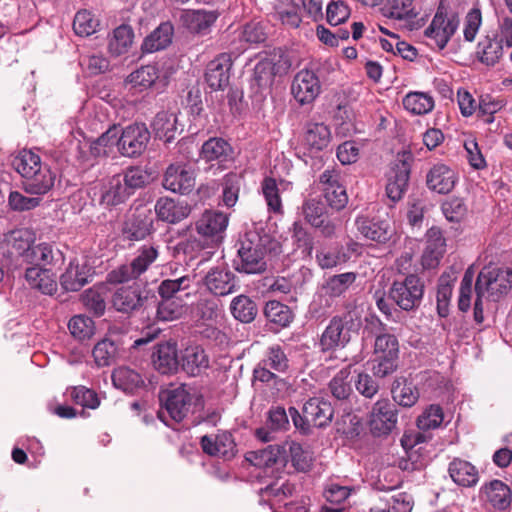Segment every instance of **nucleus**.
Returning <instances> with one entry per match:
<instances>
[{"label":"nucleus","instance_id":"1","mask_svg":"<svg viewBox=\"0 0 512 512\" xmlns=\"http://www.w3.org/2000/svg\"><path fill=\"white\" fill-rule=\"evenodd\" d=\"M361 326V315L356 309L331 318L323 331L319 345L322 351H335L347 346L353 333Z\"/></svg>","mask_w":512,"mask_h":512},{"label":"nucleus","instance_id":"2","mask_svg":"<svg viewBox=\"0 0 512 512\" xmlns=\"http://www.w3.org/2000/svg\"><path fill=\"white\" fill-rule=\"evenodd\" d=\"M266 243L267 239L255 231L245 233L239 241L236 269L246 274L263 272L266 269Z\"/></svg>","mask_w":512,"mask_h":512},{"label":"nucleus","instance_id":"3","mask_svg":"<svg viewBox=\"0 0 512 512\" xmlns=\"http://www.w3.org/2000/svg\"><path fill=\"white\" fill-rule=\"evenodd\" d=\"M512 285V269L484 267L476 280L475 291L479 297L491 298L496 301L507 294Z\"/></svg>","mask_w":512,"mask_h":512},{"label":"nucleus","instance_id":"4","mask_svg":"<svg viewBox=\"0 0 512 512\" xmlns=\"http://www.w3.org/2000/svg\"><path fill=\"white\" fill-rule=\"evenodd\" d=\"M158 255L157 247L153 245L141 246L130 263L121 265L108 274V281L124 283L138 279L156 261Z\"/></svg>","mask_w":512,"mask_h":512},{"label":"nucleus","instance_id":"5","mask_svg":"<svg viewBox=\"0 0 512 512\" xmlns=\"http://www.w3.org/2000/svg\"><path fill=\"white\" fill-rule=\"evenodd\" d=\"M460 24L459 16L454 12L438 10L424 31L428 44L442 50L455 34Z\"/></svg>","mask_w":512,"mask_h":512},{"label":"nucleus","instance_id":"6","mask_svg":"<svg viewBox=\"0 0 512 512\" xmlns=\"http://www.w3.org/2000/svg\"><path fill=\"white\" fill-rule=\"evenodd\" d=\"M424 286L419 277L408 275L403 281H395L389 297L403 310L410 311L421 303Z\"/></svg>","mask_w":512,"mask_h":512},{"label":"nucleus","instance_id":"7","mask_svg":"<svg viewBox=\"0 0 512 512\" xmlns=\"http://www.w3.org/2000/svg\"><path fill=\"white\" fill-rule=\"evenodd\" d=\"M397 421V410L388 399L374 403L369 417V426L374 435H388L396 427Z\"/></svg>","mask_w":512,"mask_h":512},{"label":"nucleus","instance_id":"8","mask_svg":"<svg viewBox=\"0 0 512 512\" xmlns=\"http://www.w3.org/2000/svg\"><path fill=\"white\" fill-rule=\"evenodd\" d=\"M150 132L144 124H131L122 129L119 152L126 157L140 155L147 147Z\"/></svg>","mask_w":512,"mask_h":512},{"label":"nucleus","instance_id":"9","mask_svg":"<svg viewBox=\"0 0 512 512\" xmlns=\"http://www.w3.org/2000/svg\"><path fill=\"white\" fill-rule=\"evenodd\" d=\"M163 186L174 193L185 194L195 186V171L186 163H174L167 167Z\"/></svg>","mask_w":512,"mask_h":512},{"label":"nucleus","instance_id":"10","mask_svg":"<svg viewBox=\"0 0 512 512\" xmlns=\"http://www.w3.org/2000/svg\"><path fill=\"white\" fill-rule=\"evenodd\" d=\"M203 284L214 296H227L239 289L236 275L226 267L211 268L203 278Z\"/></svg>","mask_w":512,"mask_h":512},{"label":"nucleus","instance_id":"11","mask_svg":"<svg viewBox=\"0 0 512 512\" xmlns=\"http://www.w3.org/2000/svg\"><path fill=\"white\" fill-rule=\"evenodd\" d=\"M161 401H164V409L159 412V417L163 418L167 412L172 420L180 422L189 412L192 397L185 386H179L163 393Z\"/></svg>","mask_w":512,"mask_h":512},{"label":"nucleus","instance_id":"12","mask_svg":"<svg viewBox=\"0 0 512 512\" xmlns=\"http://www.w3.org/2000/svg\"><path fill=\"white\" fill-rule=\"evenodd\" d=\"M321 85L317 75L310 70L299 71L292 82L291 92L301 105L313 102L320 94Z\"/></svg>","mask_w":512,"mask_h":512},{"label":"nucleus","instance_id":"13","mask_svg":"<svg viewBox=\"0 0 512 512\" xmlns=\"http://www.w3.org/2000/svg\"><path fill=\"white\" fill-rule=\"evenodd\" d=\"M229 223L226 213L218 210H205L195 222V229L199 235L206 238H222Z\"/></svg>","mask_w":512,"mask_h":512},{"label":"nucleus","instance_id":"14","mask_svg":"<svg viewBox=\"0 0 512 512\" xmlns=\"http://www.w3.org/2000/svg\"><path fill=\"white\" fill-rule=\"evenodd\" d=\"M356 226L359 233L366 239L378 243L387 242L392 234L393 229L390 221L380 218H367L360 216L356 218Z\"/></svg>","mask_w":512,"mask_h":512},{"label":"nucleus","instance_id":"15","mask_svg":"<svg viewBox=\"0 0 512 512\" xmlns=\"http://www.w3.org/2000/svg\"><path fill=\"white\" fill-rule=\"evenodd\" d=\"M147 301L137 284L122 286L115 290L112 297L113 307L122 313H130L142 307Z\"/></svg>","mask_w":512,"mask_h":512},{"label":"nucleus","instance_id":"16","mask_svg":"<svg viewBox=\"0 0 512 512\" xmlns=\"http://www.w3.org/2000/svg\"><path fill=\"white\" fill-rule=\"evenodd\" d=\"M303 413L311 426L322 428L332 421L334 411L329 401L321 397H312L305 402Z\"/></svg>","mask_w":512,"mask_h":512},{"label":"nucleus","instance_id":"17","mask_svg":"<svg viewBox=\"0 0 512 512\" xmlns=\"http://www.w3.org/2000/svg\"><path fill=\"white\" fill-rule=\"evenodd\" d=\"M231 66V58L225 53L208 63L205 78L212 90H223L228 85Z\"/></svg>","mask_w":512,"mask_h":512},{"label":"nucleus","instance_id":"18","mask_svg":"<svg viewBox=\"0 0 512 512\" xmlns=\"http://www.w3.org/2000/svg\"><path fill=\"white\" fill-rule=\"evenodd\" d=\"M155 212L159 220L175 224L187 218L191 209L186 202L162 197L155 204Z\"/></svg>","mask_w":512,"mask_h":512},{"label":"nucleus","instance_id":"19","mask_svg":"<svg viewBox=\"0 0 512 512\" xmlns=\"http://www.w3.org/2000/svg\"><path fill=\"white\" fill-rule=\"evenodd\" d=\"M480 498L498 510L507 509L512 501L509 486L500 480L484 484L480 489Z\"/></svg>","mask_w":512,"mask_h":512},{"label":"nucleus","instance_id":"20","mask_svg":"<svg viewBox=\"0 0 512 512\" xmlns=\"http://www.w3.org/2000/svg\"><path fill=\"white\" fill-rule=\"evenodd\" d=\"M200 156L206 162L215 161L223 169L226 162L233 160V149L226 140L213 137L203 143Z\"/></svg>","mask_w":512,"mask_h":512},{"label":"nucleus","instance_id":"21","mask_svg":"<svg viewBox=\"0 0 512 512\" xmlns=\"http://www.w3.org/2000/svg\"><path fill=\"white\" fill-rule=\"evenodd\" d=\"M427 244L422 255L425 268H435L446 251V242L439 228L432 227L426 233Z\"/></svg>","mask_w":512,"mask_h":512},{"label":"nucleus","instance_id":"22","mask_svg":"<svg viewBox=\"0 0 512 512\" xmlns=\"http://www.w3.org/2000/svg\"><path fill=\"white\" fill-rule=\"evenodd\" d=\"M91 276V268L85 262L73 259L60 276V284L66 291H78L89 282Z\"/></svg>","mask_w":512,"mask_h":512},{"label":"nucleus","instance_id":"23","mask_svg":"<svg viewBox=\"0 0 512 512\" xmlns=\"http://www.w3.org/2000/svg\"><path fill=\"white\" fill-rule=\"evenodd\" d=\"M201 447L208 455L231 458L234 456L235 443L229 432H222L217 435L203 436Z\"/></svg>","mask_w":512,"mask_h":512},{"label":"nucleus","instance_id":"24","mask_svg":"<svg viewBox=\"0 0 512 512\" xmlns=\"http://www.w3.org/2000/svg\"><path fill=\"white\" fill-rule=\"evenodd\" d=\"M456 181L455 171L444 164L434 165L427 174L429 189L439 194L449 193L454 188Z\"/></svg>","mask_w":512,"mask_h":512},{"label":"nucleus","instance_id":"25","mask_svg":"<svg viewBox=\"0 0 512 512\" xmlns=\"http://www.w3.org/2000/svg\"><path fill=\"white\" fill-rule=\"evenodd\" d=\"M131 194L127 190L121 174H117L103 182L100 187V203L115 206L123 203Z\"/></svg>","mask_w":512,"mask_h":512},{"label":"nucleus","instance_id":"26","mask_svg":"<svg viewBox=\"0 0 512 512\" xmlns=\"http://www.w3.org/2000/svg\"><path fill=\"white\" fill-rule=\"evenodd\" d=\"M153 220L145 209H136L126 220L124 234L131 240L144 239L152 230Z\"/></svg>","mask_w":512,"mask_h":512},{"label":"nucleus","instance_id":"27","mask_svg":"<svg viewBox=\"0 0 512 512\" xmlns=\"http://www.w3.org/2000/svg\"><path fill=\"white\" fill-rule=\"evenodd\" d=\"M153 364L157 371L162 374H170L177 370L179 365L177 346L174 342L158 344L153 353Z\"/></svg>","mask_w":512,"mask_h":512},{"label":"nucleus","instance_id":"28","mask_svg":"<svg viewBox=\"0 0 512 512\" xmlns=\"http://www.w3.org/2000/svg\"><path fill=\"white\" fill-rule=\"evenodd\" d=\"M35 240L36 235L29 228L15 229L6 237L11 254L20 257L23 263L26 261V254L31 252Z\"/></svg>","mask_w":512,"mask_h":512},{"label":"nucleus","instance_id":"29","mask_svg":"<svg viewBox=\"0 0 512 512\" xmlns=\"http://www.w3.org/2000/svg\"><path fill=\"white\" fill-rule=\"evenodd\" d=\"M25 279L29 286L46 295L57 291V281L54 273L48 269L32 266L26 269Z\"/></svg>","mask_w":512,"mask_h":512},{"label":"nucleus","instance_id":"30","mask_svg":"<svg viewBox=\"0 0 512 512\" xmlns=\"http://www.w3.org/2000/svg\"><path fill=\"white\" fill-rule=\"evenodd\" d=\"M448 472L453 482L462 487H473L479 481L477 468L463 459L456 458L450 462Z\"/></svg>","mask_w":512,"mask_h":512},{"label":"nucleus","instance_id":"31","mask_svg":"<svg viewBox=\"0 0 512 512\" xmlns=\"http://www.w3.org/2000/svg\"><path fill=\"white\" fill-rule=\"evenodd\" d=\"M504 53L503 39L497 35L484 37L477 45L478 60L486 66H494Z\"/></svg>","mask_w":512,"mask_h":512},{"label":"nucleus","instance_id":"32","mask_svg":"<svg viewBox=\"0 0 512 512\" xmlns=\"http://www.w3.org/2000/svg\"><path fill=\"white\" fill-rule=\"evenodd\" d=\"M218 16L217 11L189 10L182 15V21L190 32L206 34Z\"/></svg>","mask_w":512,"mask_h":512},{"label":"nucleus","instance_id":"33","mask_svg":"<svg viewBox=\"0 0 512 512\" xmlns=\"http://www.w3.org/2000/svg\"><path fill=\"white\" fill-rule=\"evenodd\" d=\"M182 369L191 376H197L209 367V359L200 346L187 347L181 357Z\"/></svg>","mask_w":512,"mask_h":512},{"label":"nucleus","instance_id":"34","mask_svg":"<svg viewBox=\"0 0 512 512\" xmlns=\"http://www.w3.org/2000/svg\"><path fill=\"white\" fill-rule=\"evenodd\" d=\"M174 28L170 22L161 23L153 32H151L142 43L144 53H154L165 49L172 42Z\"/></svg>","mask_w":512,"mask_h":512},{"label":"nucleus","instance_id":"35","mask_svg":"<svg viewBox=\"0 0 512 512\" xmlns=\"http://www.w3.org/2000/svg\"><path fill=\"white\" fill-rule=\"evenodd\" d=\"M408 181L409 170L404 163L392 168L386 185L387 197L393 202L399 201L407 189Z\"/></svg>","mask_w":512,"mask_h":512},{"label":"nucleus","instance_id":"36","mask_svg":"<svg viewBox=\"0 0 512 512\" xmlns=\"http://www.w3.org/2000/svg\"><path fill=\"white\" fill-rule=\"evenodd\" d=\"M55 178V174L47 165L41 167L35 174L27 177L23 183V187L25 192L31 195H44L54 186Z\"/></svg>","mask_w":512,"mask_h":512},{"label":"nucleus","instance_id":"37","mask_svg":"<svg viewBox=\"0 0 512 512\" xmlns=\"http://www.w3.org/2000/svg\"><path fill=\"white\" fill-rule=\"evenodd\" d=\"M331 132L324 123L310 122L306 125L304 144L310 151H321L328 147Z\"/></svg>","mask_w":512,"mask_h":512},{"label":"nucleus","instance_id":"38","mask_svg":"<svg viewBox=\"0 0 512 512\" xmlns=\"http://www.w3.org/2000/svg\"><path fill=\"white\" fill-rule=\"evenodd\" d=\"M246 459L257 467H272L285 463V449L280 445H269L263 450L248 453Z\"/></svg>","mask_w":512,"mask_h":512},{"label":"nucleus","instance_id":"39","mask_svg":"<svg viewBox=\"0 0 512 512\" xmlns=\"http://www.w3.org/2000/svg\"><path fill=\"white\" fill-rule=\"evenodd\" d=\"M380 12L390 19L408 20L417 16L414 0H382Z\"/></svg>","mask_w":512,"mask_h":512},{"label":"nucleus","instance_id":"40","mask_svg":"<svg viewBox=\"0 0 512 512\" xmlns=\"http://www.w3.org/2000/svg\"><path fill=\"white\" fill-rule=\"evenodd\" d=\"M151 126L157 138L169 143L175 139L178 130L177 117L172 112L161 111L156 114Z\"/></svg>","mask_w":512,"mask_h":512},{"label":"nucleus","instance_id":"41","mask_svg":"<svg viewBox=\"0 0 512 512\" xmlns=\"http://www.w3.org/2000/svg\"><path fill=\"white\" fill-rule=\"evenodd\" d=\"M402 104L405 110L413 115H426L435 106L434 99L429 93L419 91L407 93L403 97Z\"/></svg>","mask_w":512,"mask_h":512},{"label":"nucleus","instance_id":"42","mask_svg":"<svg viewBox=\"0 0 512 512\" xmlns=\"http://www.w3.org/2000/svg\"><path fill=\"white\" fill-rule=\"evenodd\" d=\"M114 386L124 392L132 393L144 384L142 376L129 367H118L112 373Z\"/></svg>","mask_w":512,"mask_h":512},{"label":"nucleus","instance_id":"43","mask_svg":"<svg viewBox=\"0 0 512 512\" xmlns=\"http://www.w3.org/2000/svg\"><path fill=\"white\" fill-rule=\"evenodd\" d=\"M157 305L156 318L168 322L181 318L187 310L185 303L179 297H161Z\"/></svg>","mask_w":512,"mask_h":512},{"label":"nucleus","instance_id":"44","mask_svg":"<svg viewBox=\"0 0 512 512\" xmlns=\"http://www.w3.org/2000/svg\"><path fill=\"white\" fill-rule=\"evenodd\" d=\"M393 400L403 407H412L419 398L418 389L404 378H397L391 389Z\"/></svg>","mask_w":512,"mask_h":512},{"label":"nucleus","instance_id":"45","mask_svg":"<svg viewBox=\"0 0 512 512\" xmlns=\"http://www.w3.org/2000/svg\"><path fill=\"white\" fill-rule=\"evenodd\" d=\"M61 256V252L55 249L53 245L43 242L37 245H33L32 250L29 254H26V264H33L34 266L39 265H51L58 257Z\"/></svg>","mask_w":512,"mask_h":512},{"label":"nucleus","instance_id":"46","mask_svg":"<svg viewBox=\"0 0 512 512\" xmlns=\"http://www.w3.org/2000/svg\"><path fill=\"white\" fill-rule=\"evenodd\" d=\"M15 170L24 178L35 174L41 167L47 166L41 162L38 154L30 151H21L13 160Z\"/></svg>","mask_w":512,"mask_h":512},{"label":"nucleus","instance_id":"47","mask_svg":"<svg viewBox=\"0 0 512 512\" xmlns=\"http://www.w3.org/2000/svg\"><path fill=\"white\" fill-rule=\"evenodd\" d=\"M230 311L235 319L242 323H250L257 315V306L250 297L238 295L232 299Z\"/></svg>","mask_w":512,"mask_h":512},{"label":"nucleus","instance_id":"48","mask_svg":"<svg viewBox=\"0 0 512 512\" xmlns=\"http://www.w3.org/2000/svg\"><path fill=\"white\" fill-rule=\"evenodd\" d=\"M379 332L376 333L374 342V354H380L383 356L393 355L394 357L399 356V343L397 338L389 333L383 332L385 330L384 324L377 319L376 320Z\"/></svg>","mask_w":512,"mask_h":512},{"label":"nucleus","instance_id":"49","mask_svg":"<svg viewBox=\"0 0 512 512\" xmlns=\"http://www.w3.org/2000/svg\"><path fill=\"white\" fill-rule=\"evenodd\" d=\"M134 38L133 30L128 25H120L113 31L108 49L112 55L120 56L128 52Z\"/></svg>","mask_w":512,"mask_h":512},{"label":"nucleus","instance_id":"50","mask_svg":"<svg viewBox=\"0 0 512 512\" xmlns=\"http://www.w3.org/2000/svg\"><path fill=\"white\" fill-rule=\"evenodd\" d=\"M295 490V487L293 484L289 483L288 481L284 482H275L264 489H261V498L262 500L268 501L269 505L271 507L275 505L284 504L287 503L284 502L285 499L288 497H291L293 495V492Z\"/></svg>","mask_w":512,"mask_h":512},{"label":"nucleus","instance_id":"51","mask_svg":"<svg viewBox=\"0 0 512 512\" xmlns=\"http://www.w3.org/2000/svg\"><path fill=\"white\" fill-rule=\"evenodd\" d=\"M120 129L117 126L109 128L105 133L90 143V152L94 157L107 155L113 146L119 148Z\"/></svg>","mask_w":512,"mask_h":512},{"label":"nucleus","instance_id":"52","mask_svg":"<svg viewBox=\"0 0 512 512\" xmlns=\"http://www.w3.org/2000/svg\"><path fill=\"white\" fill-rule=\"evenodd\" d=\"M159 78V70L155 65H145L132 72L127 82L139 90H146Z\"/></svg>","mask_w":512,"mask_h":512},{"label":"nucleus","instance_id":"53","mask_svg":"<svg viewBox=\"0 0 512 512\" xmlns=\"http://www.w3.org/2000/svg\"><path fill=\"white\" fill-rule=\"evenodd\" d=\"M329 390L338 400L347 399L352 393L351 368L341 369L329 382Z\"/></svg>","mask_w":512,"mask_h":512},{"label":"nucleus","instance_id":"54","mask_svg":"<svg viewBox=\"0 0 512 512\" xmlns=\"http://www.w3.org/2000/svg\"><path fill=\"white\" fill-rule=\"evenodd\" d=\"M349 259L350 254L345 251L343 246L335 249L323 248L316 254L317 263L322 269L334 268L346 263Z\"/></svg>","mask_w":512,"mask_h":512},{"label":"nucleus","instance_id":"55","mask_svg":"<svg viewBox=\"0 0 512 512\" xmlns=\"http://www.w3.org/2000/svg\"><path fill=\"white\" fill-rule=\"evenodd\" d=\"M220 314L218 303L214 299L201 298L192 308V315L196 321L202 323H211L215 321Z\"/></svg>","mask_w":512,"mask_h":512},{"label":"nucleus","instance_id":"56","mask_svg":"<svg viewBox=\"0 0 512 512\" xmlns=\"http://www.w3.org/2000/svg\"><path fill=\"white\" fill-rule=\"evenodd\" d=\"M356 279L357 274L355 272L337 274L326 281L324 289L328 295L332 297H339L350 288Z\"/></svg>","mask_w":512,"mask_h":512},{"label":"nucleus","instance_id":"57","mask_svg":"<svg viewBox=\"0 0 512 512\" xmlns=\"http://www.w3.org/2000/svg\"><path fill=\"white\" fill-rule=\"evenodd\" d=\"M123 182L130 194L135 190L143 188L151 180L150 173L142 167L132 166L121 174Z\"/></svg>","mask_w":512,"mask_h":512},{"label":"nucleus","instance_id":"58","mask_svg":"<svg viewBox=\"0 0 512 512\" xmlns=\"http://www.w3.org/2000/svg\"><path fill=\"white\" fill-rule=\"evenodd\" d=\"M241 184L242 176L237 173H228L224 176L222 201L226 207L231 208L237 203Z\"/></svg>","mask_w":512,"mask_h":512},{"label":"nucleus","instance_id":"59","mask_svg":"<svg viewBox=\"0 0 512 512\" xmlns=\"http://www.w3.org/2000/svg\"><path fill=\"white\" fill-rule=\"evenodd\" d=\"M261 189L268 210L276 214H282L283 206L276 180L266 177L261 183Z\"/></svg>","mask_w":512,"mask_h":512},{"label":"nucleus","instance_id":"60","mask_svg":"<svg viewBox=\"0 0 512 512\" xmlns=\"http://www.w3.org/2000/svg\"><path fill=\"white\" fill-rule=\"evenodd\" d=\"M99 27V20L88 10H81L76 13L73 21L75 33L82 37L92 35Z\"/></svg>","mask_w":512,"mask_h":512},{"label":"nucleus","instance_id":"61","mask_svg":"<svg viewBox=\"0 0 512 512\" xmlns=\"http://www.w3.org/2000/svg\"><path fill=\"white\" fill-rule=\"evenodd\" d=\"M261 361L264 362V365L279 373L285 372L289 366L287 355L280 345L268 347Z\"/></svg>","mask_w":512,"mask_h":512},{"label":"nucleus","instance_id":"62","mask_svg":"<svg viewBox=\"0 0 512 512\" xmlns=\"http://www.w3.org/2000/svg\"><path fill=\"white\" fill-rule=\"evenodd\" d=\"M193 280L194 276L190 275L163 280L158 287V293L161 297H177L176 294L178 292L191 288Z\"/></svg>","mask_w":512,"mask_h":512},{"label":"nucleus","instance_id":"63","mask_svg":"<svg viewBox=\"0 0 512 512\" xmlns=\"http://www.w3.org/2000/svg\"><path fill=\"white\" fill-rule=\"evenodd\" d=\"M264 314L270 322L280 326H287L292 321V313L289 308L275 300L266 303Z\"/></svg>","mask_w":512,"mask_h":512},{"label":"nucleus","instance_id":"64","mask_svg":"<svg viewBox=\"0 0 512 512\" xmlns=\"http://www.w3.org/2000/svg\"><path fill=\"white\" fill-rule=\"evenodd\" d=\"M398 357L393 355L383 356L374 354L373 359L370 361V370L375 377L385 378L394 373L398 367Z\"/></svg>","mask_w":512,"mask_h":512}]
</instances>
